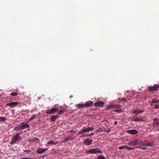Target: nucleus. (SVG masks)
Wrapping results in <instances>:
<instances>
[{"label": "nucleus", "instance_id": "18", "mask_svg": "<svg viewBox=\"0 0 159 159\" xmlns=\"http://www.w3.org/2000/svg\"><path fill=\"white\" fill-rule=\"evenodd\" d=\"M39 141V139L36 137H34L33 139H32L31 143H34L36 142Z\"/></svg>", "mask_w": 159, "mask_h": 159}, {"label": "nucleus", "instance_id": "41", "mask_svg": "<svg viewBox=\"0 0 159 159\" xmlns=\"http://www.w3.org/2000/svg\"><path fill=\"white\" fill-rule=\"evenodd\" d=\"M16 130H20V128L19 127V126L18 125H17L16 126Z\"/></svg>", "mask_w": 159, "mask_h": 159}, {"label": "nucleus", "instance_id": "25", "mask_svg": "<svg viewBox=\"0 0 159 159\" xmlns=\"http://www.w3.org/2000/svg\"><path fill=\"white\" fill-rule=\"evenodd\" d=\"M114 104L109 105L107 106V108L108 109L113 108H114Z\"/></svg>", "mask_w": 159, "mask_h": 159}, {"label": "nucleus", "instance_id": "2", "mask_svg": "<svg viewBox=\"0 0 159 159\" xmlns=\"http://www.w3.org/2000/svg\"><path fill=\"white\" fill-rule=\"evenodd\" d=\"M19 133L17 134L14 136L11 139V141L10 144L12 145L15 144L17 141H18L21 139V137L19 136Z\"/></svg>", "mask_w": 159, "mask_h": 159}, {"label": "nucleus", "instance_id": "48", "mask_svg": "<svg viewBox=\"0 0 159 159\" xmlns=\"http://www.w3.org/2000/svg\"><path fill=\"white\" fill-rule=\"evenodd\" d=\"M117 123H117V121H115L114 123V124L115 125H116L117 124Z\"/></svg>", "mask_w": 159, "mask_h": 159}, {"label": "nucleus", "instance_id": "9", "mask_svg": "<svg viewBox=\"0 0 159 159\" xmlns=\"http://www.w3.org/2000/svg\"><path fill=\"white\" fill-rule=\"evenodd\" d=\"M104 103L102 102L98 101L95 102L94 104L95 106L97 107H101V106H103Z\"/></svg>", "mask_w": 159, "mask_h": 159}, {"label": "nucleus", "instance_id": "45", "mask_svg": "<svg viewBox=\"0 0 159 159\" xmlns=\"http://www.w3.org/2000/svg\"><path fill=\"white\" fill-rule=\"evenodd\" d=\"M34 118V117H31L30 118V120H33Z\"/></svg>", "mask_w": 159, "mask_h": 159}, {"label": "nucleus", "instance_id": "36", "mask_svg": "<svg viewBox=\"0 0 159 159\" xmlns=\"http://www.w3.org/2000/svg\"><path fill=\"white\" fill-rule=\"evenodd\" d=\"M81 130L83 133L86 132L85 129L84 127H83V129Z\"/></svg>", "mask_w": 159, "mask_h": 159}, {"label": "nucleus", "instance_id": "31", "mask_svg": "<svg viewBox=\"0 0 159 159\" xmlns=\"http://www.w3.org/2000/svg\"><path fill=\"white\" fill-rule=\"evenodd\" d=\"M18 93H17L16 92H14V93H10V95L11 96H17L18 95Z\"/></svg>", "mask_w": 159, "mask_h": 159}, {"label": "nucleus", "instance_id": "29", "mask_svg": "<svg viewBox=\"0 0 159 159\" xmlns=\"http://www.w3.org/2000/svg\"><path fill=\"white\" fill-rule=\"evenodd\" d=\"M18 125L20 128V130H23V123L22 122L20 123Z\"/></svg>", "mask_w": 159, "mask_h": 159}, {"label": "nucleus", "instance_id": "47", "mask_svg": "<svg viewBox=\"0 0 159 159\" xmlns=\"http://www.w3.org/2000/svg\"><path fill=\"white\" fill-rule=\"evenodd\" d=\"M140 121H145V120L144 119H140Z\"/></svg>", "mask_w": 159, "mask_h": 159}, {"label": "nucleus", "instance_id": "51", "mask_svg": "<svg viewBox=\"0 0 159 159\" xmlns=\"http://www.w3.org/2000/svg\"><path fill=\"white\" fill-rule=\"evenodd\" d=\"M73 97V96H72V95H71L70 96V98H71V97Z\"/></svg>", "mask_w": 159, "mask_h": 159}, {"label": "nucleus", "instance_id": "27", "mask_svg": "<svg viewBox=\"0 0 159 159\" xmlns=\"http://www.w3.org/2000/svg\"><path fill=\"white\" fill-rule=\"evenodd\" d=\"M47 143L48 144H50L51 145H52V144L55 145L56 144V143H55L54 142V141L52 140H50L49 142H48Z\"/></svg>", "mask_w": 159, "mask_h": 159}, {"label": "nucleus", "instance_id": "15", "mask_svg": "<svg viewBox=\"0 0 159 159\" xmlns=\"http://www.w3.org/2000/svg\"><path fill=\"white\" fill-rule=\"evenodd\" d=\"M86 132L92 131L94 130V128L91 127H88L85 129Z\"/></svg>", "mask_w": 159, "mask_h": 159}, {"label": "nucleus", "instance_id": "37", "mask_svg": "<svg viewBox=\"0 0 159 159\" xmlns=\"http://www.w3.org/2000/svg\"><path fill=\"white\" fill-rule=\"evenodd\" d=\"M125 148V145L123 146H120L119 148V149H123L124 148Z\"/></svg>", "mask_w": 159, "mask_h": 159}, {"label": "nucleus", "instance_id": "49", "mask_svg": "<svg viewBox=\"0 0 159 159\" xmlns=\"http://www.w3.org/2000/svg\"><path fill=\"white\" fill-rule=\"evenodd\" d=\"M156 86H157L158 88H159V84H157V85H156Z\"/></svg>", "mask_w": 159, "mask_h": 159}, {"label": "nucleus", "instance_id": "16", "mask_svg": "<svg viewBox=\"0 0 159 159\" xmlns=\"http://www.w3.org/2000/svg\"><path fill=\"white\" fill-rule=\"evenodd\" d=\"M154 146V143L152 142L151 143H147V147H153Z\"/></svg>", "mask_w": 159, "mask_h": 159}, {"label": "nucleus", "instance_id": "13", "mask_svg": "<svg viewBox=\"0 0 159 159\" xmlns=\"http://www.w3.org/2000/svg\"><path fill=\"white\" fill-rule=\"evenodd\" d=\"M59 116L58 115H55L51 116L50 118L51 121L53 122H54Z\"/></svg>", "mask_w": 159, "mask_h": 159}, {"label": "nucleus", "instance_id": "34", "mask_svg": "<svg viewBox=\"0 0 159 159\" xmlns=\"http://www.w3.org/2000/svg\"><path fill=\"white\" fill-rule=\"evenodd\" d=\"M153 122H159V120L158 118L156 117L153 120Z\"/></svg>", "mask_w": 159, "mask_h": 159}, {"label": "nucleus", "instance_id": "12", "mask_svg": "<svg viewBox=\"0 0 159 159\" xmlns=\"http://www.w3.org/2000/svg\"><path fill=\"white\" fill-rule=\"evenodd\" d=\"M93 102L91 101L86 102L85 104H83L84 107H89L93 105Z\"/></svg>", "mask_w": 159, "mask_h": 159}, {"label": "nucleus", "instance_id": "8", "mask_svg": "<svg viewBox=\"0 0 159 159\" xmlns=\"http://www.w3.org/2000/svg\"><path fill=\"white\" fill-rule=\"evenodd\" d=\"M126 132L129 134L134 135L138 134V132L136 129L129 130L127 131Z\"/></svg>", "mask_w": 159, "mask_h": 159}, {"label": "nucleus", "instance_id": "43", "mask_svg": "<svg viewBox=\"0 0 159 159\" xmlns=\"http://www.w3.org/2000/svg\"><path fill=\"white\" fill-rule=\"evenodd\" d=\"M31 159V158H28L25 157V158H22L21 159Z\"/></svg>", "mask_w": 159, "mask_h": 159}, {"label": "nucleus", "instance_id": "39", "mask_svg": "<svg viewBox=\"0 0 159 159\" xmlns=\"http://www.w3.org/2000/svg\"><path fill=\"white\" fill-rule=\"evenodd\" d=\"M141 144L144 147H147V143H142Z\"/></svg>", "mask_w": 159, "mask_h": 159}, {"label": "nucleus", "instance_id": "5", "mask_svg": "<svg viewBox=\"0 0 159 159\" xmlns=\"http://www.w3.org/2000/svg\"><path fill=\"white\" fill-rule=\"evenodd\" d=\"M58 108H52L51 109H48L46 111V113L48 114H51L55 113L58 111Z\"/></svg>", "mask_w": 159, "mask_h": 159}, {"label": "nucleus", "instance_id": "21", "mask_svg": "<svg viewBox=\"0 0 159 159\" xmlns=\"http://www.w3.org/2000/svg\"><path fill=\"white\" fill-rule=\"evenodd\" d=\"M119 108V109L115 110L114 111L116 112L117 113L122 112H123L122 109L121 108Z\"/></svg>", "mask_w": 159, "mask_h": 159}, {"label": "nucleus", "instance_id": "22", "mask_svg": "<svg viewBox=\"0 0 159 159\" xmlns=\"http://www.w3.org/2000/svg\"><path fill=\"white\" fill-rule=\"evenodd\" d=\"M121 106L120 105L114 104V108L115 109H119V108H120Z\"/></svg>", "mask_w": 159, "mask_h": 159}, {"label": "nucleus", "instance_id": "10", "mask_svg": "<svg viewBox=\"0 0 159 159\" xmlns=\"http://www.w3.org/2000/svg\"><path fill=\"white\" fill-rule=\"evenodd\" d=\"M18 103L17 102H15L11 103H7L6 104V106H10V107H12L16 106V105Z\"/></svg>", "mask_w": 159, "mask_h": 159}, {"label": "nucleus", "instance_id": "20", "mask_svg": "<svg viewBox=\"0 0 159 159\" xmlns=\"http://www.w3.org/2000/svg\"><path fill=\"white\" fill-rule=\"evenodd\" d=\"M159 102V100H156L155 99H152V102H151V105H152L153 103H158Z\"/></svg>", "mask_w": 159, "mask_h": 159}, {"label": "nucleus", "instance_id": "35", "mask_svg": "<svg viewBox=\"0 0 159 159\" xmlns=\"http://www.w3.org/2000/svg\"><path fill=\"white\" fill-rule=\"evenodd\" d=\"M64 111L63 110H60L59 111H58V114H61L62 113H63Z\"/></svg>", "mask_w": 159, "mask_h": 159}, {"label": "nucleus", "instance_id": "1", "mask_svg": "<svg viewBox=\"0 0 159 159\" xmlns=\"http://www.w3.org/2000/svg\"><path fill=\"white\" fill-rule=\"evenodd\" d=\"M141 143V140L139 139H135L129 142L128 143V145L130 147L132 145L136 146L137 145L140 144Z\"/></svg>", "mask_w": 159, "mask_h": 159}, {"label": "nucleus", "instance_id": "23", "mask_svg": "<svg viewBox=\"0 0 159 159\" xmlns=\"http://www.w3.org/2000/svg\"><path fill=\"white\" fill-rule=\"evenodd\" d=\"M94 133H91L88 135H83L81 136V138H82L83 137H84V136L86 137V136H93L94 135Z\"/></svg>", "mask_w": 159, "mask_h": 159}, {"label": "nucleus", "instance_id": "6", "mask_svg": "<svg viewBox=\"0 0 159 159\" xmlns=\"http://www.w3.org/2000/svg\"><path fill=\"white\" fill-rule=\"evenodd\" d=\"M144 111V110H140L139 109L136 108L135 109H133L132 111V113L134 114H136V115H138L139 113L143 112Z\"/></svg>", "mask_w": 159, "mask_h": 159}, {"label": "nucleus", "instance_id": "24", "mask_svg": "<svg viewBox=\"0 0 159 159\" xmlns=\"http://www.w3.org/2000/svg\"><path fill=\"white\" fill-rule=\"evenodd\" d=\"M140 145V146H137V148H138L139 149H146V148L144 147L143 146V145L141 144Z\"/></svg>", "mask_w": 159, "mask_h": 159}, {"label": "nucleus", "instance_id": "42", "mask_svg": "<svg viewBox=\"0 0 159 159\" xmlns=\"http://www.w3.org/2000/svg\"><path fill=\"white\" fill-rule=\"evenodd\" d=\"M134 148V147H133V148H130V147H129V149H128V150H132Z\"/></svg>", "mask_w": 159, "mask_h": 159}, {"label": "nucleus", "instance_id": "7", "mask_svg": "<svg viewBox=\"0 0 159 159\" xmlns=\"http://www.w3.org/2000/svg\"><path fill=\"white\" fill-rule=\"evenodd\" d=\"M48 149V148H39L38 149L36 152L37 153L39 154H41L47 151Z\"/></svg>", "mask_w": 159, "mask_h": 159}, {"label": "nucleus", "instance_id": "14", "mask_svg": "<svg viewBox=\"0 0 159 159\" xmlns=\"http://www.w3.org/2000/svg\"><path fill=\"white\" fill-rule=\"evenodd\" d=\"M23 123V129H24L26 128L29 129L30 128V126L29 125L27 124V123L22 122Z\"/></svg>", "mask_w": 159, "mask_h": 159}, {"label": "nucleus", "instance_id": "33", "mask_svg": "<svg viewBox=\"0 0 159 159\" xmlns=\"http://www.w3.org/2000/svg\"><path fill=\"white\" fill-rule=\"evenodd\" d=\"M70 137H67L64 140V143H66V141H68L69 140H71V139H70Z\"/></svg>", "mask_w": 159, "mask_h": 159}, {"label": "nucleus", "instance_id": "40", "mask_svg": "<svg viewBox=\"0 0 159 159\" xmlns=\"http://www.w3.org/2000/svg\"><path fill=\"white\" fill-rule=\"evenodd\" d=\"M83 134V133L81 131V130L79 132H78V134H77V136H78L79 135H80V134Z\"/></svg>", "mask_w": 159, "mask_h": 159}, {"label": "nucleus", "instance_id": "19", "mask_svg": "<svg viewBox=\"0 0 159 159\" xmlns=\"http://www.w3.org/2000/svg\"><path fill=\"white\" fill-rule=\"evenodd\" d=\"M159 125V122H153L152 124V126L154 127L158 126Z\"/></svg>", "mask_w": 159, "mask_h": 159}, {"label": "nucleus", "instance_id": "3", "mask_svg": "<svg viewBox=\"0 0 159 159\" xmlns=\"http://www.w3.org/2000/svg\"><path fill=\"white\" fill-rule=\"evenodd\" d=\"M86 152L91 154H96L97 153H101L102 152L99 148H95L88 150L86 151Z\"/></svg>", "mask_w": 159, "mask_h": 159}, {"label": "nucleus", "instance_id": "11", "mask_svg": "<svg viewBox=\"0 0 159 159\" xmlns=\"http://www.w3.org/2000/svg\"><path fill=\"white\" fill-rule=\"evenodd\" d=\"M93 141V140L88 139L84 140V143L85 145H89L92 143Z\"/></svg>", "mask_w": 159, "mask_h": 159}, {"label": "nucleus", "instance_id": "30", "mask_svg": "<svg viewBox=\"0 0 159 159\" xmlns=\"http://www.w3.org/2000/svg\"><path fill=\"white\" fill-rule=\"evenodd\" d=\"M118 100H120L121 102H125L127 100V99L126 98H121L118 99Z\"/></svg>", "mask_w": 159, "mask_h": 159}, {"label": "nucleus", "instance_id": "32", "mask_svg": "<svg viewBox=\"0 0 159 159\" xmlns=\"http://www.w3.org/2000/svg\"><path fill=\"white\" fill-rule=\"evenodd\" d=\"M97 159H105V158L104 156H100L98 157Z\"/></svg>", "mask_w": 159, "mask_h": 159}, {"label": "nucleus", "instance_id": "52", "mask_svg": "<svg viewBox=\"0 0 159 159\" xmlns=\"http://www.w3.org/2000/svg\"><path fill=\"white\" fill-rule=\"evenodd\" d=\"M158 131H159V128L158 129Z\"/></svg>", "mask_w": 159, "mask_h": 159}, {"label": "nucleus", "instance_id": "28", "mask_svg": "<svg viewBox=\"0 0 159 159\" xmlns=\"http://www.w3.org/2000/svg\"><path fill=\"white\" fill-rule=\"evenodd\" d=\"M6 118L4 117H0V122H3L5 121Z\"/></svg>", "mask_w": 159, "mask_h": 159}, {"label": "nucleus", "instance_id": "26", "mask_svg": "<svg viewBox=\"0 0 159 159\" xmlns=\"http://www.w3.org/2000/svg\"><path fill=\"white\" fill-rule=\"evenodd\" d=\"M140 118L138 117H136L135 119H134L133 120V121L134 122H138L140 121Z\"/></svg>", "mask_w": 159, "mask_h": 159}, {"label": "nucleus", "instance_id": "17", "mask_svg": "<svg viewBox=\"0 0 159 159\" xmlns=\"http://www.w3.org/2000/svg\"><path fill=\"white\" fill-rule=\"evenodd\" d=\"M75 106L77 107V108L78 109H80L82 107H84L83 104H78L75 105Z\"/></svg>", "mask_w": 159, "mask_h": 159}, {"label": "nucleus", "instance_id": "53", "mask_svg": "<svg viewBox=\"0 0 159 159\" xmlns=\"http://www.w3.org/2000/svg\"><path fill=\"white\" fill-rule=\"evenodd\" d=\"M74 130H71V132H72Z\"/></svg>", "mask_w": 159, "mask_h": 159}, {"label": "nucleus", "instance_id": "46", "mask_svg": "<svg viewBox=\"0 0 159 159\" xmlns=\"http://www.w3.org/2000/svg\"><path fill=\"white\" fill-rule=\"evenodd\" d=\"M32 139H29L28 141L29 142H31Z\"/></svg>", "mask_w": 159, "mask_h": 159}, {"label": "nucleus", "instance_id": "50", "mask_svg": "<svg viewBox=\"0 0 159 159\" xmlns=\"http://www.w3.org/2000/svg\"><path fill=\"white\" fill-rule=\"evenodd\" d=\"M14 129L15 130H16V127H15L14 128Z\"/></svg>", "mask_w": 159, "mask_h": 159}, {"label": "nucleus", "instance_id": "44", "mask_svg": "<svg viewBox=\"0 0 159 159\" xmlns=\"http://www.w3.org/2000/svg\"><path fill=\"white\" fill-rule=\"evenodd\" d=\"M125 148L126 149H129V147L125 145Z\"/></svg>", "mask_w": 159, "mask_h": 159}, {"label": "nucleus", "instance_id": "4", "mask_svg": "<svg viewBox=\"0 0 159 159\" xmlns=\"http://www.w3.org/2000/svg\"><path fill=\"white\" fill-rule=\"evenodd\" d=\"M156 85H157V84H154L153 86L149 87L148 91L151 92H153L157 91L158 87Z\"/></svg>", "mask_w": 159, "mask_h": 159}, {"label": "nucleus", "instance_id": "38", "mask_svg": "<svg viewBox=\"0 0 159 159\" xmlns=\"http://www.w3.org/2000/svg\"><path fill=\"white\" fill-rule=\"evenodd\" d=\"M155 109H158V108H159V105H158V104H155Z\"/></svg>", "mask_w": 159, "mask_h": 159}]
</instances>
